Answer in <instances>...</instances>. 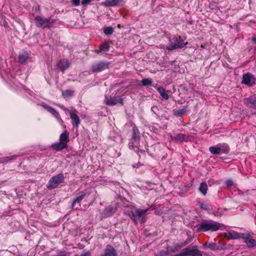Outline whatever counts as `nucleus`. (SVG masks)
<instances>
[{
    "label": "nucleus",
    "mask_w": 256,
    "mask_h": 256,
    "mask_svg": "<svg viewBox=\"0 0 256 256\" xmlns=\"http://www.w3.org/2000/svg\"><path fill=\"white\" fill-rule=\"evenodd\" d=\"M69 133L66 130L60 134V142H56L52 145L54 150H60L68 147L67 143L69 142Z\"/></svg>",
    "instance_id": "obj_1"
},
{
    "label": "nucleus",
    "mask_w": 256,
    "mask_h": 256,
    "mask_svg": "<svg viewBox=\"0 0 256 256\" xmlns=\"http://www.w3.org/2000/svg\"><path fill=\"white\" fill-rule=\"evenodd\" d=\"M148 209H142L140 210L139 209H124V213L132 218L133 222L136 224L138 220L142 218V216L147 212Z\"/></svg>",
    "instance_id": "obj_2"
},
{
    "label": "nucleus",
    "mask_w": 256,
    "mask_h": 256,
    "mask_svg": "<svg viewBox=\"0 0 256 256\" xmlns=\"http://www.w3.org/2000/svg\"><path fill=\"white\" fill-rule=\"evenodd\" d=\"M34 21L37 27L44 28L52 27L55 20L50 18H44L38 16L35 18Z\"/></svg>",
    "instance_id": "obj_3"
},
{
    "label": "nucleus",
    "mask_w": 256,
    "mask_h": 256,
    "mask_svg": "<svg viewBox=\"0 0 256 256\" xmlns=\"http://www.w3.org/2000/svg\"><path fill=\"white\" fill-rule=\"evenodd\" d=\"M220 228V224L216 222L210 221H203L200 226L199 230L206 232L208 230L216 231Z\"/></svg>",
    "instance_id": "obj_4"
},
{
    "label": "nucleus",
    "mask_w": 256,
    "mask_h": 256,
    "mask_svg": "<svg viewBox=\"0 0 256 256\" xmlns=\"http://www.w3.org/2000/svg\"><path fill=\"white\" fill-rule=\"evenodd\" d=\"M64 176L62 174H59L52 176L48 181L47 184L48 189H54L56 188L59 184L64 182Z\"/></svg>",
    "instance_id": "obj_5"
},
{
    "label": "nucleus",
    "mask_w": 256,
    "mask_h": 256,
    "mask_svg": "<svg viewBox=\"0 0 256 256\" xmlns=\"http://www.w3.org/2000/svg\"><path fill=\"white\" fill-rule=\"evenodd\" d=\"M229 150L228 146L225 144H220L214 146H210L209 148L210 152L214 154H220L222 153L227 154Z\"/></svg>",
    "instance_id": "obj_6"
},
{
    "label": "nucleus",
    "mask_w": 256,
    "mask_h": 256,
    "mask_svg": "<svg viewBox=\"0 0 256 256\" xmlns=\"http://www.w3.org/2000/svg\"><path fill=\"white\" fill-rule=\"evenodd\" d=\"M202 256L201 252L198 248L197 246H190L181 250L180 256Z\"/></svg>",
    "instance_id": "obj_7"
},
{
    "label": "nucleus",
    "mask_w": 256,
    "mask_h": 256,
    "mask_svg": "<svg viewBox=\"0 0 256 256\" xmlns=\"http://www.w3.org/2000/svg\"><path fill=\"white\" fill-rule=\"evenodd\" d=\"M109 62L100 61L97 64H94L91 68V70L94 72H98L104 70L109 68Z\"/></svg>",
    "instance_id": "obj_8"
},
{
    "label": "nucleus",
    "mask_w": 256,
    "mask_h": 256,
    "mask_svg": "<svg viewBox=\"0 0 256 256\" xmlns=\"http://www.w3.org/2000/svg\"><path fill=\"white\" fill-rule=\"evenodd\" d=\"M242 238L248 248H252L256 247V240L253 238L250 233L242 234Z\"/></svg>",
    "instance_id": "obj_9"
},
{
    "label": "nucleus",
    "mask_w": 256,
    "mask_h": 256,
    "mask_svg": "<svg viewBox=\"0 0 256 256\" xmlns=\"http://www.w3.org/2000/svg\"><path fill=\"white\" fill-rule=\"evenodd\" d=\"M104 102L108 106H115L118 104H124L123 99L119 96H106Z\"/></svg>",
    "instance_id": "obj_10"
},
{
    "label": "nucleus",
    "mask_w": 256,
    "mask_h": 256,
    "mask_svg": "<svg viewBox=\"0 0 256 256\" xmlns=\"http://www.w3.org/2000/svg\"><path fill=\"white\" fill-rule=\"evenodd\" d=\"M204 246L213 250H220L226 248V245L224 244H218L215 242H210L205 243Z\"/></svg>",
    "instance_id": "obj_11"
},
{
    "label": "nucleus",
    "mask_w": 256,
    "mask_h": 256,
    "mask_svg": "<svg viewBox=\"0 0 256 256\" xmlns=\"http://www.w3.org/2000/svg\"><path fill=\"white\" fill-rule=\"evenodd\" d=\"M100 256H118V253L112 246L108 244L104 250V253Z\"/></svg>",
    "instance_id": "obj_12"
},
{
    "label": "nucleus",
    "mask_w": 256,
    "mask_h": 256,
    "mask_svg": "<svg viewBox=\"0 0 256 256\" xmlns=\"http://www.w3.org/2000/svg\"><path fill=\"white\" fill-rule=\"evenodd\" d=\"M242 82L248 86L253 85L255 82L254 76L250 73L244 74Z\"/></svg>",
    "instance_id": "obj_13"
},
{
    "label": "nucleus",
    "mask_w": 256,
    "mask_h": 256,
    "mask_svg": "<svg viewBox=\"0 0 256 256\" xmlns=\"http://www.w3.org/2000/svg\"><path fill=\"white\" fill-rule=\"evenodd\" d=\"M176 250V246H174V248L168 247L166 251L160 252L158 255L156 256H176L175 254Z\"/></svg>",
    "instance_id": "obj_14"
},
{
    "label": "nucleus",
    "mask_w": 256,
    "mask_h": 256,
    "mask_svg": "<svg viewBox=\"0 0 256 256\" xmlns=\"http://www.w3.org/2000/svg\"><path fill=\"white\" fill-rule=\"evenodd\" d=\"M70 63L69 61L66 58L62 59L58 64V66L61 71L64 72L66 69L70 67Z\"/></svg>",
    "instance_id": "obj_15"
},
{
    "label": "nucleus",
    "mask_w": 256,
    "mask_h": 256,
    "mask_svg": "<svg viewBox=\"0 0 256 256\" xmlns=\"http://www.w3.org/2000/svg\"><path fill=\"white\" fill-rule=\"evenodd\" d=\"M116 209H104L102 212L101 213L102 218H106L110 216L116 212Z\"/></svg>",
    "instance_id": "obj_16"
},
{
    "label": "nucleus",
    "mask_w": 256,
    "mask_h": 256,
    "mask_svg": "<svg viewBox=\"0 0 256 256\" xmlns=\"http://www.w3.org/2000/svg\"><path fill=\"white\" fill-rule=\"evenodd\" d=\"M70 117L74 122L76 127H78L80 124V120L78 116L74 112H70Z\"/></svg>",
    "instance_id": "obj_17"
},
{
    "label": "nucleus",
    "mask_w": 256,
    "mask_h": 256,
    "mask_svg": "<svg viewBox=\"0 0 256 256\" xmlns=\"http://www.w3.org/2000/svg\"><path fill=\"white\" fill-rule=\"evenodd\" d=\"M242 238V234L233 232H230L227 234L228 239H238Z\"/></svg>",
    "instance_id": "obj_18"
},
{
    "label": "nucleus",
    "mask_w": 256,
    "mask_h": 256,
    "mask_svg": "<svg viewBox=\"0 0 256 256\" xmlns=\"http://www.w3.org/2000/svg\"><path fill=\"white\" fill-rule=\"evenodd\" d=\"M120 0H106L103 4L107 7L114 6L118 5Z\"/></svg>",
    "instance_id": "obj_19"
},
{
    "label": "nucleus",
    "mask_w": 256,
    "mask_h": 256,
    "mask_svg": "<svg viewBox=\"0 0 256 256\" xmlns=\"http://www.w3.org/2000/svg\"><path fill=\"white\" fill-rule=\"evenodd\" d=\"M110 49V45L108 42L104 43L99 46V50H96L97 53L108 52Z\"/></svg>",
    "instance_id": "obj_20"
},
{
    "label": "nucleus",
    "mask_w": 256,
    "mask_h": 256,
    "mask_svg": "<svg viewBox=\"0 0 256 256\" xmlns=\"http://www.w3.org/2000/svg\"><path fill=\"white\" fill-rule=\"evenodd\" d=\"M42 106L54 116H56L58 115V112H56V110L50 106L45 104H42Z\"/></svg>",
    "instance_id": "obj_21"
},
{
    "label": "nucleus",
    "mask_w": 256,
    "mask_h": 256,
    "mask_svg": "<svg viewBox=\"0 0 256 256\" xmlns=\"http://www.w3.org/2000/svg\"><path fill=\"white\" fill-rule=\"evenodd\" d=\"M28 58V55L26 53H22L19 55L18 62L20 64H24Z\"/></svg>",
    "instance_id": "obj_22"
},
{
    "label": "nucleus",
    "mask_w": 256,
    "mask_h": 256,
    "mask_svg": "<svg viewBox=\"0 0 256 256\" xmlns=\"http://www.w3.org/2000/svg\"><path fill=\"white\" fill-rule=\"evenodd\" d=\"M208 189V187L207 184L206 182H203L200 184L199 190L204 196L206 194Z\"/></svg>",
    "instance_id": "obj_23"
},
{
    "label": "nucleus",
    "mask_w": 256,
    "mask_h": 256,
    "mask_svg": "<svg viewBox=\"0 0 256 256\" xmlns=\"http://www.w3.org/2000/svg\"><path fill=\"white\" fill-rule=\"evenodd\" d=\"M157 90L159 92L163 99L168 100V96L165 90L163 88L158 87L157 88Z\"/></svg>",
    "instance_id": "obj_24"
},
{
    "label": "nucleus",
    "mask_w": 256,
    "mask_h": 256,
    "mask_svg": "<svg viewBox=\"0 0 256 256\" xmlns=\"http://www.w3.org/2000/svg\"><path fill=\"white\" fill-rule=\"evenodd\" d=\"M246 102L248 104H252V106L256 108V97H251L246 100Z\"/></svg>",
    "instance_id": "obj_25"
},
{
    "label": "nucleus",
    "mask_w": 256,
    "mask_h": 256,
    "mask_svg": "<svg viewBox=\"0 0 256 256\" xmlns=\"http://www.w3.org/2000/svg\"><path fill=\"white\" fill-rule=\"evenodd\" d=\"M188 42H185L181 37H179L178 40H177V48H182L185 46Z\"/></svg>",
    "instance_id": "obj_26"
},
{
    "label": "nucleus",
    "mask_w": 256,
    "mask_h": 256,
    "mask_svg": "<svg viewBox=\"0 0 256 256\" xmlns=\"http://www.w3.org/2000/svg\"><path fill=\"white\" fill-rule=\"evenodd\" d=\"M188 139V137L186 135L179 134H177V141L179 140L180 142L186 141Z\"/></svg>",
    "instance_id": "obj_27"
},
{
    "label": "nucleus",
    "mask_w": 256,
    "mask_h": 256,
    "mask_svg": "<svg viewBox=\"0 0 256 256\" xmlns=\"http://www.w3.org/2000/svg\"><path fill=\"white\" fill-rule=\"evenodd\" d=\"M85 194H82L77 198L74 200L72 204V206L74 207L76 206V203L80 204L81 202V200L84 198Z\"/></svg>",
    "instance_id": "obj_28"
},
{
    "label": "nucleus",
    "mask_w": 256,
    "mask_h": 256,
    "mask_svg": "<svg viewBox=\"0 0 256 256\" xmlns=\"http://www.w3.org/2000/svg\"><path fill=\"white\" fill-rule=\"evenodd\" d=\"M74 91L72 90H66L62 92V96L64 97H70L73 95Z\"/></svg>",
    "instance_id": "obj_29"
},
{
    "label": "nucleus",
    "mask_w": 256,
    "mask_h": 256,
    "mask_svg": "<svg viewBox=\"0 0 256 256\" xmlns=\"http://www.w3.org/2000/svg\"><path fill=\"white\" fill-rule=\"evenodd\" d=\"M114 30L112 27H106L104 29V33L106 35L112 34Z\"/></svg>",
    "instance_id": "obj_30"
},
{
    "label": "nucleus",
    "mask_w": 256,
    "mask_h": 256,
    "mask_svg": "<svg viewBox=\"0 0 256 256\" xmlns=\"http://www.w3.org/2000/svg\"><path fill=\"white\" fill-rule=\"evenodd\" d=\"M142 83L143 86H149L152 83V80L150 78H144L142 80Z\"/></svg>",
    "instance_id": "obj_31"
},
{
    "label": "nucleus",
    "mask_w": 256,
    "mask_h": 256,
    "mask_svg": "<svg viewBox=\"0 0 256 256\" xmlns=\"http://www.w3.org/2000/svg\"><path fill=\"white\" fill-rule=\"evenodd\" d=\"M186 113V110L184 108H182L178 111H177V115L182 116L184 114H185Z\"/></svg>",
    "instance_id": "obj_32"
},
{
    "label": "nucleus",
    "mask_w": 256,
    "mask_h": 256,
    "mask_svg": "<svg viewBox=\"0 0 256 256\" xmlns=\"http://www.w3.org/2000/svg\"><path fill=\"white\" fill-rule=\"evenodd\" d=\"M226 185L227 187H230L234 184V182L232 180H228L226 182Z\"/></svg>",
    "instance_id": "obj_33"
},
{
    "label": "nucleus",
    "mask_w": 256,
    "mask_h": 256,
    "mask_svg": "<svg viewBox=\"0 0 256 256\" xmlns=\"http://www.w3.org/2000/svg\"><path fill=\"white\" fill-rule=\"evenodd\" d=\"M72 2L73 5L78 6L80 4V0H72Z\"/></svg>",
    "instance_id": "obj_34"
},
{
    "label": "nucleus",
    "mask_w": 256,
    "mask_h": 256,
    "mask_svg": "<svg viewBox=\"0 0 256 256\" xmlns=\"http://www.w3.org/2000/svg\"><path fill=\"white\" fill-rule=\"evenodd\" d=\"M92 0H82V4L83 6H86L88 4H90Z\"/></svg>",
    "instance_id": "obj_35"
},
{
    "label": "nucleus",
    "mask_w": 256,
    "mask_h": 256,
    "mask_svg": "<svg viewBox=\"0 0 256 256\" xmlns=\"http://www.w3.org/2000/svg\"><path fill=\"white\" fill-rule=\"evenodd\" d=\"M188 242L187 241H184L183 244H177V247L182 248V246H184L188 244Z\"/></svg>",
    "instance_id": "obj_36"
},
{
    "label": "nucleus",
    "mask_w": 256,
    "mask_h": 256,
    "mask_svg": "<svg viewBox=\"0 0 256 256\" xmlns=\"http://www.w3.org/2000/svg\"><path fill=\"white\" fill-rule=\"evenodd\" d=\"M138 132V130H136L135 129H134L133 130V134H132V138L136 140V132Z\"/></svg>",
    "instance_id": "obj_37"
},
{
    "label": "nucleus",
    "mask_w": 256,
    "mask_h": 256,
    "mask_svg": "<svg viewBox=\"0 0 256 256\" xmlns=\"http://www.w3.org/2000/svg\"><path fill=\"white\" fill-rule=\"evenodd\" d=\"M90 254L88 252H86L84 254H82L80 256H90Z\"/></svg>",
    "instance_id": "obj_38"
},
{
    "label": "nucleus",
    "mask_w": 256,
    "mask_h": 256,
    "mask_svg": "<svg viewBox=\"0 0 256 256\" xmlns=\"http://www.w3.org/2000/svg\"><path fill=\"white\" fill-rule=\"evenodd\" d=\"M180 254H181V252H179L178 254H177V256H188V255H186V256H180Z\"/></svg>",
    "instance_id": "obj_39"
},
{
    "label": "nucleus",
    "mask_w": 256,
    "mask_h": 256,
    "mask_svg": "<svg viewBox=\"0 0 256 256\" xmlns=\"http://www.w3.org/2000/svg\"><path fill=\"white\" fill-rule=\"evenodd\" d=\"M141 222H145V220H144V218H142Z\"/></svg>",
    "instance_id": "obj_40"
},
{
    "label": "nucleus",
    "mask_w": 256,
    "mask_h": 256,
    "mask_svg": "<svg viewBox=\"0 0 256 256\" xmlns=\"http://www.w3.org/2000/svg\"><path fill=\"white\" fill-rule=\"evenodd\" d=\"M156 212L157 214H158V215L160 214V212H159V211H156V212Z\"/></svg>",
    "instance_id": "obj_41"
},
{
    "label": "nucleus",
    "mask_w": 256,
    "mask_h": 256,
    "mask_svg": "<svg viewBox=\"0 0 256 256\" xmlns=\"http://www.w3.org/2000/svg\"><path fill=\"white\" fill-rule=\"evenodd\" d=\"M200 208H204V206H203V204H200Z\"/></svg>",
    "instance_id": "obj_42"
},
{
    "label": "nucleus",
    "mask_w": 256,
    "mask_h": 256,
    "mask_svg": "<svg viewBox=\"0 0 256 256\" xmlns=\"http://www.w3.org/2000/svg\"><path fill=\"white\" fill-rule=\"evenodd\" d=\"M183 88V87H182V86H180V88L178 89V90L180 91V88Z\"/></svg>",
    "instance_id": "obj_43"
},
{
    "label": "nucleus",
    "mask_w": 256,
    "mask_h": 256,
    "mask_svg": "<svg viewBox=\"0 0 256 256\" xmlns=\"http://www.w3.org/2000/svg\"><path fill=\"white\" fill-rule=\"evenodd\" d=\"M253 40H256V38H253Z\"/></svg>",
    "instance_id": "obj_44"
},
{
    "label": "nucleus",
    "mask_w": 256,
    "mask_h": 256,
    "mask_svg": "<svg viewBox=\"0 0 256 256\" xmlns=\"http://www.w3.org/2000/svg\"><path fill=\"white\" fill-rule=\"evenodd\" d=\"M255 218H256V216H255Z\"/></svg>",
    "instance_id": "obj_45"
}]
</instances>
